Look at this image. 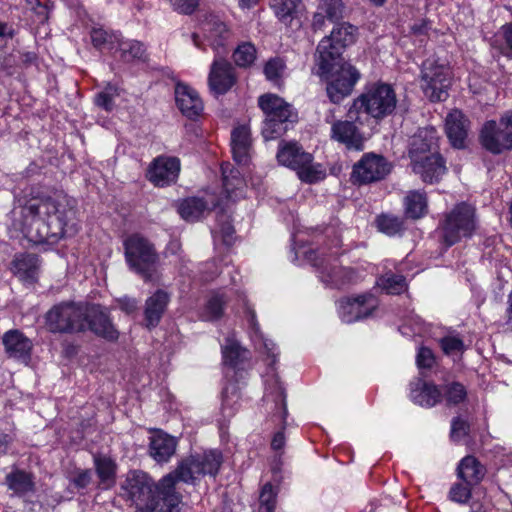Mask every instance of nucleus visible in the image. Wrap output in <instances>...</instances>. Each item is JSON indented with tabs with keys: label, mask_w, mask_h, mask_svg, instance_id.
I'll use <instances>...</instances> for the list:
<instances>
[{
	"label": "nucleus",
	"mask_w": 512,
	"mask_h": 512,
	"mask_svg": "<svg viewBox=\"0 0 512 512\" xmlns=\"http://www.w3.org/2000/svg\"><path fill=\"white\" fill-rule=\"evenodd\" d=\"M277 160L279 164L295 170L300 164L312 161L313 157L310 153L305 152L297 142L291 141L279 144Z\"/></svg>",
	"instance_id": "obj_30"
},
{
	"label": "nucleus",
	"mask_w": 512,
	"mask_h": 512,
	"mask_svg": "<svg viewBox=\"0 0 512 512\" xmlns=\"http://www.w3.org/2000/svg\"><path fill=\"white\" fill-rule=\"evenodd\" d=\"M357 28L349 23H336L335 27L332 29L330 35L324 37V39H329L334 43L343 44L344 47H347L355 42V32Z\"/></svg>",
	"instance_id": "obj_44"
},
{
	"label": "nucleus",
	"mask_w": 512,
	"mask_h": 512,
	"mask_svg": "<svg viewBox=\"0 0 512 512\" xmlns=\"http://www.w3.org/2000/svg\"><path fill=\"white\" fill-rule=\"evenodd\" d=\"M440 347L444 354L451 357L462 355L465 345L459 334L448 333L439 340Z\"/></svg>",
	"instance_id": "obj_50"
},
{
	"label": "nucleus",
	"mask_w": 512,
	"mask_h": 512,
	"mask_svg": "<svg viewBox=\"0 0 512 512\" xmlns=\"http://www.w3.org/2000/svg\"><path fill=\"white\" fill-rule=\"evenodd\" d=\"M30 8L42 19H47L49 11V0H26Z\"/></svg>",
	"instance_id": "obj_62"
},
{
	"label": "nucleus",
	"mask_w": 512,
	"mask_h": 512,
	"mask_svg": "<svg viewBox=\"0 0 512 512\" xmlns=\"http://www.w3.org/2000/svg\"><path fill=\"white\" fill-rule=\"evenodd\" d=\"M391 169L390 162L382 155L365 153L353 165L351 181L359 185L381 181L391 172Z\"/></svg>",
	"instance_id": "obj_14"
},
{
	"label": "nucleus",
	"mask_w": 512,
	"mask_h": 512,
	"mask_svg": "<svg viewBox=\"0 0 512 512\" xmlns=\"http://www.w3.org/2000/svg\"><path fill=\"white\" fill-rule=\"evenodd\" d=\"M300 2L301 0H270V5L280 21L285 25L293 26Z\"/></svg>",
	"instance_id": "obj_43"
},
{
	"label": "nucleus",
	"mask_w": 512,
	"mask_h": 512,
	"mask_svg": "<svg viewBox=\"0 0 512 512\" xmlns=\"http://www.w3.org/2000/svg\"><path fill=\"white\" fill-rule=\"evenodd\" d=\"M466 397V390L460 383H452L446 387L445 400L449 405H456Z\"/></svg>",
	"instance_id": "obj_56"
},
{
	"label": "nucleus",
	"mask_w": 512,
	"mask_h": 512,
	"mask_svg": "<svg viewBox=\"0 0 512 512\" xmlns=\"http://www.w3.org/2000/svg\"><path fill=\"white\" fill-rule=\"evenodd\" d=\"M3 344L10 357L27 359L32 349L31 341L18 330H10L3 336Z\"/></svg>",
	"instance_id": "obj_34"
},
{
	"label": "nucleus",
	"mask_w": 512,
	"mask_h": 512,
	"mask_svg": "<svg viewBox=\"0 0 512 512\" xmlns=\"http://www.w3.org/2000/svg\"><path fill=\"white\" fill-rule=\"evenodd\" d=\"M438 146L437 131L433 127L421 128L412 137L410 142L409 156L411 161L424 158L429 152L434 153L433 150Z\"/></svg>",
	"instance_id": "obj_26"
},
{
	"label": "nucleus",
	"mask_w": 512,
	"mask_h": 512,
	"mask_svg": "<svg viewBox=\"0 0 512 512\" xmlns=\"http://www.w3.org/2000/svg\"><path fill=\"white\" fill-rule=\"evenodd\" d=\"M286 66H264L263 73L268 81L280 88L284 83Z\"/></svg>",
	"instance_id": "obj_60"
},
{
	"label": "nucleus",
	"mask_w": 512,
	"mask_h": 512,
	"mask_svg": "<svg viewBox=\"0 0 512 512\" xmlns=\"http://www.w3.org/2000/svg\"><path fill=\"white\" fill-rule=\"evenodd\" d=\"M257 50L250 42H243L233 52L234 64H254Z\"/></svg>",
	"instance_id": "obj_55"
},
{
	"label": "nucleus",
	"mask_w": 512,
	"mask_h": 512,
	"mask_svg": "<svg viewBox=\"0 0 512 512\" xmlns=\"http://www.w3.org/2000/svg\"><path fill=\"white\" fill-rule=\"evenodd\" d=\"M413 171L420 175L425 183H436L446 173L445 160L439 153H431L422 159L412 161Z\"/></svg>",
	"instance_id": "obj_22"
},
{
	"label": "nucleus",
	"mask_w": 512,
	"mask_h": 512,
	"mask_svg": "<svg viewBox=\"0 0 512 512\" xmlns=\"http://www.w3.org/2000/svg\"><path fill=\"white\" fill-rule=\"evenodd\" d=\"M5 483L8 489L18 496L33 492L35 486L32 474L20 469H14L8 473Z\"/></svg>",
	"instance_id": "obj_37"
},
{
	"label": "nucleus",
	"mask_w": 512,
	"mask_h": 512,
	"mask_svg": "<svg viewBox=\"0 0 512 512\" xmlns=\"http://www.w3.org/2000/svg\"><path fill=\"white\" fill-rule=\"evenodd\" d=\"M219 206V201L212 193L206 192L202 197H189L178 205V213L186 221H198L213 208Z\"/></svg>",
	"instance_id": "obj_19"
},
{
	"label": "nucleus",
	"mask_w": 512,
	"mask_h": 512,
	"mask_svg": "<svg viewBox=\"0 0 512 512\" xmlns=\"http://www.w3.org/2000/svg\"><path fill=\"white\" fill-rule=\"evenodd\" d=\"M457 470L458 477L470 486L480 483L486 474L485 467L474 456L464 457Z\"/></svg>",
	"instance_id": "obj_36"
},
{
	"label": "nucleus",
	"mask_w": 512,
	"mask_h": 512,
	"mask_svg": "<svg viewBox=\"0 0 512 512\" xmlns=\"http://www.w3.org/2000/svg\"><path fill=\"white\" fill-rule=\"evenodd\" d=\"M211 232L214 239L220 238L226 245L233 243L235 230L231 223L230 215L224 209H220L217 212L216 224Z\"/></svg>",
	"instance_id": "obj_42"
},
{
	"label": "nucleus",
	"mask_w": 512,
	"mask_h": 512,
	"mask_svg": "<svg viewBox=\"0 0 512 512\" xmlns=\"http://www.w3.org/2000/svg\"><path fill=\"white\" fill-rule=\"evenodd\" d=\"M326 122L331 124V139L344 144L348 150L362 151L364 149L365 137L351 120H335L331 122L326 117Z\"/></svg>",
	"instance_id": "obj_17"
},
{
	"label": "nucleus",
	"mask_w": 512,
	"mask_h": 512,
	"mask_svg": "<svg viewBox=\"0 0 512 512\" xmlns=\"http://www.w3.org/2000/svg\"><path fill=\"white\" fill-rule=\"evenodd\" d=\"M203 30L206 32L207 37L213 40L216 45H223L227 34V28L224 22L219 20L216 16H210L203 22Z\"/></svg>",
	"instance_id": "obj_45"
},
{
	"label": "nucleus",
	"mask_w": 512,
	"mask_h": 512,
	"mask_svg": "<svg viewBox=\"0 0 512 512\" xmlns=\"http://www.w3.org/2000/svg\"><path fill=\"white\" fill-rule=\"evenodd\" d=\"M231 151L233 159L238 165L245 166L250 162L252 154V140L248 126L240 125L232 130Z\"/></svg>",
	"instance_id": "obj_24"
},
{
	"label": "nucleus",
	"mask_w": 512,
	"mask_h": 512,
	"mask_svg": "<svg viewBox=\"0 0 512 512\" xmlns=\"http://www.w3.org/2000/svg\"><path fill=\"white\" fill-rule=\"evenodd\" d=\"M293 262L301 264V258L310 262L317 271L318 278L330 288H340L344 285L356 281V274L353 269L344 267L339 262V256L343 255L339 251L340 240L335 239L333 246L328 251L322 248L319 251L307 249L303 245H298L299 237L293 234Z\"/></svg>",
	"instance_id": "obj_3"
},
{
	"label": "nucleus",
	"mask_w": 512,
	"mask_h": 512,
	"mask_svg": "<svg viewBox=\"0 0 512 512\" xmlns=\"http://www.w3.org/2000/svg\"><path fill=\"white\" fill-rule=\"evenodd\" d=\"M222 359L225 366V377L234 379L235 382L228 383L222 391V413L224 417H231L239 407L240 380L246 376L245 360L248 358V351L241 347L234 335H229L221 345Z\"/></svg>",
	"instance_id": "obj_4"
},
{
	"label": "nucleus",
	"mask_w": 512,
	"mask_h": 512,
	"mask_svg": "<svg viewBox=\"0 0 512 512\" xmlns=\"http://www.w3.org/2000/svg\"><path fill=\"white\" fill-rule=\"evenodd\" d=\"M376 225L380 232L388 236L399 235L404 230L403 219L389 214H382L378 216L376 219Z\"/></svg>",
	"instance_id": "obj_47"
},
{
	"label": "nucleus",
	"mask_w": 512,
	"mask_h": 512,
	"mask_svg": "<svg viewBox=\"0 0 512 512\" xmlns=\"http://www.w3.org/2000/svg\"><path fill=\"white\" fill-rule=\"evenodd\" d=\"M235 298L237 305L242 307L247 314V322L249 324V335L255 348L263 353H266L267 364L272 367L277 358V348L275 344L265 338L261 333L259 326L256 322V315L253 310L248 306L244 293L239 290L230 288L225 290L215 291L209 298L204 312L203 319L207 321H213L219 319L222 314L224 307ZM264 395H263V407L265 412L268 414L270 421H272L276 427L280 428V431L273 435L271 441V448L274 451H279L285 446L284 429L287 426V405H286V394L282 387L278 376L274 373L271 368V373H267L264 379Z\"/></svg>",
	"instance_id": "obj_1"
},
{
	"label": "nucleus",
	"mask_w": 512,
	"mask_h": 512,
	"mask_svg": "<svg viewBox=\"0 0 512 512\" xmlns=\"http://www.w3.org/2000/svg\"><path fill=\"white\" fill-rule=\"evenodd\" d=\"M296 171L298 178L306 183H316L325 178V169L320 164H314L313 160L306 164H300Z\"/></svg>",
	"instance_id": "obj_46"
},
{
	"label": "nucleus",
	"mask_w": 512,
	"mask_h": 512,
	"mask_svg": "<svg viewBox=\"0 0 512 512\" xmlns=\"http://www.w3.org/2000/svg\"><path fill=\"white\" fill-rule=\"evenodd\" d=\"M397 104L393 87L383 82L367 84L363 92L353 100L348 109V116L362 124V115L381 120L391 115Z\"/></svg>",
	"instance_id": "obj_5"
},
{
	"label": "nucleus",
	"mask_w": 512,
	"mask_h": 512,
	"mask_svg": "<svg viewBox=\"0 0 512 512\" xmlns=\"http://www.w3.org/2000/svg\"><path fill=\"white\" fill-rule=\"evenodd\" d=\"M119 96V88L114 84H107V86L95 95V104L110 112L114 108V100Z\"/></svg>",
	"instance_id": "obj_52"
},
{
	"label": "nucleus",
	"mask_w": 512,
	"mask_h": 512,
	"mask_svg": "<svg viewBox=\"0 0 512 512\" xmlns=\"http://www.w3.org/2000/svg\"><path fill=\"white\" fill-rule=\"evenodd\" d=\"M12 227L34 244H54L78 231L76 211L66 197L15 196Z\"/></svg>",
	"instance_id": "obj_2"
},
{
	"label": "nucleus",
	"mask_w": 512,
	"mask_h": 512,
	"mask_svg": "<svg viewBox=\"0 0 512 512\" xmlns=\"http://www.w3.org/2000/svg\"><path fill=\"white\" fill-rule=\"evenodd\" d=\"M94 464L97 475L102 482L114 480L116 465L111 458L102 455L95 456Z\"/></svg>",
	"instance_id": "obj_53"
},
{
	"label": "nucleus",
	"mask_w": 512,
	"mask_h": 512,
	"mask_svg": "<svg viewBox=\"0 0 512 512\" xmlns=\"http://www.w3.org/2000/svg\"><path fill=\"white\" fill-rule=\"evenodd\" d=\"M177 439L163 431H156L150 437L149 455L157 463H167L175 454Z\"/></svg>",
	"instance_id": "obj_27"
},
{
	"label": "nucleus",
	"mask_w": 512,
	"mask_h": 512,
	"mask_svg": "<svg viewBox=\"0 0 512 512\" xmlns=\"http://www.w3.org/2000/svg\"><path fill=\"white\" fill-rule=\"evenodd\" d=\"M223 189L228 200L236 201L245 195L246 182L239 171L231 163L221 165Z\"/></svg>",
	"instance_id": "obj_29"
},
{
	"label": "nucleus",
	"mask_w": 512,
	"mask_h": 512,
	"mask_svg": "<svg viewBox=\"0 0 512 512\" xmlns=\"http://www.w3.org/2000/svg\"><path fill=\"white\" fill-rule=\"evenodd\" d=\"M89 304L64 301L54 305L45 315V324L51 333L71 334L87 329Z\"/></svg>",
	"instance_id": "obj_8"
},
{
	"label": "nucleus",
	"mask_w": 512,
	"mask_h": 512,
	"mask_svg": "<svg viewBox=\"0 0 512 512\" xmlns=\"http://www.w3.org/2000/svg\"><path fill=\"white\" fill-rule=\"evenodd\" d=\"M92 473L89 470L79 472L73 482L78 488H86L91 482Z\"/></svg>",
	"instance_id": "obj_63"
},
{
	"label": "nucleus",
	"mask_w": 512,
	"mask_h": 512,
	"mask_svg": "<svg viewBox=\"0 0 512 512\" xmlns=\"http://www.w3.org/2000/svg\"><path fill=\"white\" fill-rule=\"evenodd\" d=\"M116 53H119L120 58L126 62L138 61L145 63L149 61V55L146 51L145 45L137 40H120Z\"/></svg>",
	"instance_id": "obj_40"
},
{
	"label": "nucleus",
	"mask_w": 512,
	"mask_h": 512,
	"mask_svg": "<svg viewBox=\"0 0 512 512\" xmlns=\"http://www.w3.org/2000/svg\"><path fill=\"white\" fill-rule=\"evenodd\" d=\"M469 431V424L460 417H456L451 423L450 437L454 442H461Z\"/></svg>",
	"instance_id": "obj_58"
},
{
	"label": "nucleus",
	"mask_w": 512,
	"mask_h": 512,
	"mask_svg": "<svg viewBox=\"0 0 512 512\" xmlns=\"http://www.w3.org/2000/svg\"><path fill=\"white\" fill-rule=\"evenodd\" d=\"M175 101L180 112L188 119L194 120L203 113L204 104L199 93L186 83H176Z\"/></svg>",
	"instance_id": "obj_20"
},
{
	"label": "nucleus",
	"mask_w": 512,
	"mask_h": 512,
	"mask_svg": "<svg viewBox=\"0 0 512 512\" xmlns=\"http://www.w3.org/2000/svg\"><path fill=\"white\" fill-rule=\"evenodd\" d=\"M387 264L392 265L396 273L386 272L377 280V285L387 294H400L407 289L406 277L411 271L410 262L406 259L396 264L395 261L388 260Z\"/></svg>",
	"instance_id": "obj_21"
},
{
	"label": "nucleus",
	"mask_w": 512,
	"mask_h": 512,
	"mask_svg": "<svg viewBox=\"0 0 512 512\" xmlns=\"http://www.w3.org/2000/svg\"><path fill=\"white\" fill-rule=\"evenodd\" d=\"M319 7L330 22L336 24L343 19L344 4L342 0H322Z\"/></svg>",
	"instance_id": "obj_54"
},
{
	"label": "nucleus",
	"mask_w": 512,
	"mask_h": 512,
	"mask_svg": "<svg viewBox=\"0 0 512 512\" xmlns=\"http://www.w3.org/2000/svg\"><path fill=\"white\" fill-rule=\"evenodd\" d=\"M87 328L98 336L110 341L118 338V331L114 328L108 315L104 311L100 310L99 307L89 305Z\"/></svg>",
	"instance_id": "obj_32"
},
{
	"label": "nucleus",
	"mask_w": 512,
	"mask_h": 512,
	"mask_svg": "<svg viewBox=\"0 0 512 512\" xmlns=\"http://www.w3.org/2000/svg\"><path fill=\"white\" fill-rule=\"evenodd\" d=\"M416 364L421 374L425 369H431L435 364V356L431 349L419 347L416 355Z\"/></svg>",
	"instance_id": "obj_57"
},
{
	"label": "nucleus",
	"mask_w": 512,
	"mask_h": 512,
	"mask_svg": "<svg viewBox=\"0 0 512 512\" xmlns=\"http://www.w3.org/2000/svg\"><path fill=\"white\" fill-rule=\"evenodd\" d=\"M429 328L430 325L425 323L419 316L415 315L404 323L399 330L402 335L407 337H425L430 335Z\"/></svg>",
	"instance_id": "obj_51"
},
{
	"label": "nucleus",
	"mask_w": 512,
	"mask_h": 512,
	"mask_svg": "<svg viewBox=\"0 0 512 512\" xmlns=\"http://www.w3.org/2000/svg\"><path fill=\"white\" fill-rule=\"evenodd\" d=\"M476 228L475 209L466 203H460L447 214L443 224V239L452 246L462 238L470 237Z\"/></svg>",
	"instance_id": "obj_13"
},
{
	"label": "nucleus",
	"mask_w": 512,
	"mask_h": 512,
	"mask_svg": "<svg viewBox=\"0 0 512 512\" xmlns=\"http://www.w3.org/2000/svg\"><path fill=\"white\" fill-rule=\"evenodd\" d=\"M346 47L343 44L334 43L329 39H322L317 46L319 64H346L343 53Z\"/></svg>",
	"instance_id": "obj_39"
},
{
	"label": "nucleus",
	"mask_w": 512,
	"mask_h": 512,
	"mask_svg": "<svg viewBox=\"0 0 512 512\" xmlns=\"http://www.w3.org/2000/svg\"><path fill=\"white\" fill-rule=\"evenodd\" d=\"M410 399L422 407H433L440 401L441 392L434 384L417 378L410 383Z\"/></svg>",
	"instance_id": "obj_31"
},
{
	"label": "nucleus",
	"mask_w": 512,
	"mask_h": 512,
	"mask_svg": "<svg viewBox=\"0 0 512 512\" xmlns=\"http://www.w3.org/2000/svg\"><path fill=\"white\" fill-rule=\"evenodd\" d=\"M479 139L482 147L494 155L512 150V111L505 113L498 121L485 122Z\"/></svg>",
	"instance_id": "obj_12"
},
{
	"label": "nucleus",
	"mask_w": 512,
	"mask_h": 512,
	"mask_svg": "<svg viewBox=\"0 0 512 512\" xmlns=\"http://www.w3.org/2000/svg\"><path fill=\"white\" fill-rule=\"evenodd\" d=\"M90 40L95 49L105 53L116 51L120 38L116 33L107 31L103 27H92Z\"/></svg>",
	"instance_id": "obj_38"
},
{
	"label": "nucleus",
	"mask_w": 512,
	"mask_h": 512,
	"mask_svg": "<svg viewBox=\"0 0 512 512\" xmlns=\"http://www.w3.org/2000/svg\"><path fill=\"white\" fill-rule=\"evenodd\" d=\"M179 171L178 158L159 156L150 164L147 177L155 186L164 187L176 181Z\"/></svg>",
	"instance_id": "obj_18"
},
{
	"label": "nucleus",
	"mask_w": 512,
	"mask_h": 512,
	"mask_svg": "<svg viewBox=\"0 0 512 512\" xmlns=\"http://www.w3.org/2000/svg\"><path fill=\"white\" fill-rule=\"evenodd\" d=\"M377 306V298L370 293L346 297L338 302V315L342 322L350 324L367 318Z\"/></svg>",
	"instance_id": "obj_16"
},
{
	"label": "nucleus",
	"mask_w": 512,
	"mask_h": 512,
	"mask_svg": "<svg viewBox=\"0 0 512 512\" xmlns=\"http://www.w3.org/2000/svg\"><path fill=\"white\" fill-rule=\"evenodd\" d=\"M258 106L265 114L262 135L274 140L285 134L296 121L292 106L276 94L266 93L258 98Z\"/></svg>",
	"instance_id": "obj_6"
},
{
	"label": "nucleus",
	"mask_w": 512,
	"mask_h": 512,
	"mask_svg": "<svg viewBox=\"0 0 512 512\" xmlns=\"http://www.w3.org/2000/svg\"><path fill=\"white\" fill-rule=\"evenodd\" d=\"M469 120L460 110H452L445 120V131L452 146L462 149L466 145Z\"/></svg>",
	"instance_id": "obj_23"
},
{
	"label": "nucleus",
	"mask_w": 512,
	"mask_h": 512,
	"mask_svg": "<svg viewBox=\"0 0 512 512\" xmlns=\"http://www.w3.org/2000/svg\"><path fill=\"white\" fill-rule=\"evenodd\" d=\"M119 305L120 308L127 313H132L137 309V301L133 298H121L119 300Z\"/></svg>",
	"instance_id": "obj_64"
},
{
	"label": "nucleus",
	"mask_w": 512,
	"mask_h": 512,
	"mask_svg": "<svg viewBox=\"0 0 512 512\" xmlns=\"http://www.w3.org/2000/svg\"><path fill=\"white\" fill-rule=\"evenodd\" d=\"M469 485L461 483L454 484L449 491V498L459 504H466L471 497Z\"/></svg>",
	"instance_id": "obj_59"
},
{
	"label": "nucleus",
	"mask_w": 512,
	"mask_h": 512,
	"mask_svg": "<svg viewBox=\"0 0 512 512\" xmlns=\"http://www.w3.org/2000/svg\"><path fill=\"white\" fill-rule=\"evenodd\" d=\"M312 73L325 83L327 96L334 104L349 96L361 77L355 66H317Z\"/></svg>",
	"instance_id": "obj_9"
},
{
	"label": "nucleus",
	"mask_w": 512,
	"mask_h": 512,
	"mask_svg": "<svg viewBox=\"0 0 512 512\" xmlns=\"http://www.w3.org/2000/svg\"><path fill=\"white\" fill-rule=\"evenodd\" d=\"M235 81L232 66H212L208 83L211 93L215 96L225 94L234 85Z\"/></svg>",
	"instance_id": "obj_35"
},
{
	"label": "nucleus",
	"mask_w": 512,
	"mask_h": 512,
	"mask_svg": "<svg viewBox=\"0 0 512 512\" xmlns=\"http://www.w3.org/2000/svg\"><path fill=\"white\" fill-rule=\"evenodd\" d=\"M40 266L41 262L37 255L20 253L12 261L11 270L22 282L33 284L38 279Z\"/></svg>",
	"instance_id": "obj_25"
},
{
	"label": "nucleus",
	"mask_w": 512,
	"mask_h": 512,
	"mask_svg": "<svg viewBox=\"0 0 512 512\" xmlns=\"http://www.w3.org/2000/svg\"><path fill=\"white\" fill-rule=\"evenodd\" d=\"M174 10L181 14H192L199 5V0H170Z\"/></svg>",
	"instance_id": "obj_61"
},
{
	"label": "nucleus",
	"mask_w": 512,
	"mask_h": 512,
	"mask_svg": "<svg viewBox=\"0 0 512 512\" xmlns=\"http://www.w3.org/2000/svg\"><path fill=\"white\" fill-rule=\"evenodd\" d=\"M222 462V453L217 449H211L183 459L171 474L175 475L177 481L194 484L206 475L215 478Z\"/></svg>",
	"instance_id": "obj_10"
},
{
	"label": "nucleus",
	"mask_w": 512,
	"mask_h": 512,
	"mask_svg": "<svg viewBox=\"0 0 512 512\" xmlns=\"http://www.w3.org/2000/svg\"><path fill=\"white\" fill-rule=\"evenodd\" d=\"M178 481L174 474H167L159 481V511L160 512H180L179 495L175 491Z\"/></svg>",
	"instance_id": "obj_33"
},
{
	"label": "nucleus",
	"mask_w": 512,
	"mask_h": 512,
	"mask_svg": "<svg viewBox=\"0 0 512 512\" xmlns=\"http://www.w3.org/2000/svg\"><path fill=\"white\" fill-rule=\"evenodd\" d=\"M449 66H423L421 87L433 102L444 101L451 85Z\"/></svg>",
	"instance_id": "obj_15"
},
{
	"label": "nucleus",
	"mask_w": 512,
	"mask_h": 512,
	"mask_svg": "<svg viewBox=\"0 0 512 512\" xmlns=\"http://www.w3.org/2000/svg\"><path fill=\"white\" fill-rule=\"evenodd\" d=\"M278 487L270 482L263 485L259 495L257 512H274L277 503Z\"/></svg>",
	"instance_id": "obj_49"
},
{
	"label": "nucleus",
	"mask_w": 512,
	"mask_h": 512,
	"mask_svg": "<svg viewBox=\"0 0 512 512\" xmlns=\"http://www.w3.org/2000/svg\"><path fill=\"white\" fill-rule=\"evenodd\" d=\"M405 215L411 219H418L427 213V198L424 192L409 191L404 198Z\"/></svg>",
	"instance_id": "obj_41"
},
{
	"label": "nucleus",
	"mask_w": 512,
	"mask_h": 512,
	"mask_svg": "<svg viewBox=\"0 0 512 512\" xmlns=\"http://www.w3.org/2000/svg\"><path fill=\"white\" fill-rule=\"evenodd\" d=\"M219 269L220 267L216 261L206 262L201 269L203 273L202 280L211 281L218 273H226L230 276L231 284L235 285L237 283L239 273L234 266L226 264L223 269Z\"/></svg>",
	"instance_id": "obj_48"
},
{
	"label": "nucleus",
	"mask_w": 512,
	"mask_h": 512,
	"mask_svg": "<svg viewBox=\"0 0 512 512\" xmlns=\"http://www.w3.org/2000/svg\"><path fill=\"white\" fill-rule=\"evenodd\" d=\"M123 245L129 268L145 281H150L158 260L153 244L140 234H132L124 240Z\"/></svg>",
	"instance_id": "obj_11"
},
{
	"label": "nucleus",
	"mask_w": 512,
	"mask_h": 512,
	"mask_svg": "<svg viewBox=\"0 0 512 512\" xmlns=\"http://www.w3.org/2000/svg\"><path fill=\"white\" fill-rule=\"evenodd\" d=\"M120 495L136 507V512H154L159 506V483L140 470L129 471L121 484Z\"/></svg>",
	"instance_id": "obj_7"
},
{
	"label": "nucleus",
	"mask_w": 512,
	"mask_h": 512,
	"mask_svg": "<svg viewBox=\"0 0 512 512\" xmlns=\"http://www.w3.org/2000/svg\"><path fill=\"white\" fill-rule=\"evenodd\" d=\"M170 298V294L164 289L156 290L147 298L144 308V321L147 328H153L159 324Z\"/></svg>",
	"instance_id": "obj_28"
}]
</instances>
